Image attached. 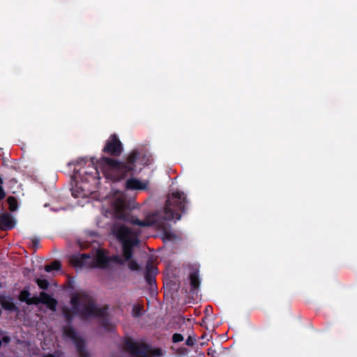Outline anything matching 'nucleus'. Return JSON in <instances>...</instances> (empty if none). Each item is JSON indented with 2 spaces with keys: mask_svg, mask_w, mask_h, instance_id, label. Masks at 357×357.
<instances>
[{
  "mask_svg": "<svg viewBox=\"0 0 357 357\" xmlns=\"http://www.w3.org/2000/svg\"><path fill=\"white\" fill-rule=\"evenodd\" d=\"M138 161L142 165H147L149 158L145 153L134 149L126 156L125 160L102 156L97 162L107 178L112 181H119L133 174Z\"/></svg>",
  "mask_w": 357,
  "mask_h": 357,
  "instance_id": "1",
  "label": "nucleus"
},
{
  "mask_svg": "<svg viewBox=\"0 0 357 357\" xmlns=\"http://www.w3.org/2000/svg\"><path fill=\"white\" fill-rule=\"evenodd\" d=\"M70 303L72 310L68 307L62 308V314L68 324H71L74 316H78L81 320L86 321L91 317H102L107 307H99L96 299L90 293L78 291L71 295Z\"/></svg>",
  "mask_w": 357,
  "mask_h": 357,
  "instance_id": "2",
  "label": "nucleus"
},
{
  "mask_svg": "<svg viewBox=\"0 0 357 357\" xmlns=\"http://www.w3.org/2000/svg\"><path fill=\"white\" fill-rule=\"evenodd\" d=\"M75 267L107 268L109 266L110 259L105 250H98L94 255L93 252L75 254L70 259Z\"/></svg>",
  "mask_w": 357,
  "mask_h": 357,
  "instance_id": "3",
  "label": "nucleus"
},
{
  "mask_svg": "<svg viewBox=\"0 0 357 357\" xmlns=\"http://www.w3.org/2000/svg\"><path fill=\"white\" fill-rule=\"evenodd\" d=\"M186 197L183 192L176 191L169 195L162 211V218L166 220L174 218L179 220L181 213L186 211Z\"/></svg>",
  "mask_w": 357,
  "mask_h": 357,
  "instance_id": "4",
  "label": "nucleus"
},
{
  "mask_svg": "<svg viewBox=\"0 0 357 357\" xmlns=\"http://www.w3.org/2000/svg\"><path fill=\"white\" fill-rule=\"evenodd\" d=\"M124 349L132 357H151L150 355H161L160 349H151L148 344L137 343L132 339H128L125 342Z\"/></svg>",
  "mask_w": 357,
  "mask_h": 357,
  "instance_id": "5",
  "label": "nucleus"
},
{
  "mask_svg": "<svg viewBox=\"0 0 357 357\" xmlns=\"http://www.w3.org/2000/svg\"><path fill=\"white\" fill-rule=\"evenodd\" d=\"M114 210L118 218L123 220L132 225L139 227H149L152 222L147 220H140L136 216L126 211V204L120 199H117L114 204Z\"/></svg>",
  "mask_w": 357,
  "mask_h": 357,
  "instance_id": "6",
  "label": "nucleus"
},
{
  "mask_svg": "<svg viewBox=\"0 0 357 357\" xmlns=\"http://www.w3.org/2000/svg\"><path fill=\"white\" fill-rule=\"evenodd\" d=\"M123 151V144L116 134H112L109 137L102 149L103 153L107 154L112 157L120 156Z\"/></svg>",
  "mask_w": 357,
  "mask_h": 357,
  "instance_id": "7",
  "label": "nucleus"
},
{
  "mask_svg": "<svg viewBox=\"0 0 357 357\" xmlns=\"http://www.w3.org/2000/svg\"><path fill=\"white\" fill-rule=\"evenodd\" d=\"M92 164H93V159L92 158ZM74 174L76 176L80 177L83 182H96L100 179V172L96 166L92 165L89 167L88 170H74Z\"/></svg>",
  "mask_w": 357,
  "mask_h": 357,
  "instance_id": "8",
  "label": "nucleus"
},
{
  "mask_svg": "<svg viewBox=\"0 0 357 357\" xmlns=\"http://www.w3.org/2000/svg\"><path fill=\"white\" fill-rule=\"evenodd\" d=\"M112 233L121 243L134 238V237H132V230L122 225H114L112 228Z\"/></svg>",
  "mask_w": 357,
  "mask_h": 357,
  "instance_id": "9",
  "label": "nucleus"
},
{
  "mask_svg": "<svg viewBox=\"0 0 357 357\" xmlns=\"http://www.w3.org/2000/svg\"><path fill=\"white\" fill-rule=\"evenodd\" d=\"M158 273V268L154 266L151 260H149L146 264L144 278L147 284L152 288L155 286V276Z\"/></svg>",
  "mask_w": 357,
  "mask_h": 357,
  "instance_id": "10",
  "label": "nucleus"
},
{
  "mask_svg": "<svg viewBox=\"0 0 357 357\" xmlns=\"http://www.w3.org/2000/svg\"><path fill=\"white\" fill-rule=\"evenodd\" d=\"M139 239L135 236L133 239L122 243L123 256L125 261H129L132 259L133 255V248L139 244Z\"/></svg>",
  "mask_w": 357,
  "mask_h": 357,
  "instance_id": "11",
  "label": "nucleus"
},
{
  "mask_svg": "<svg viewBox=\"0 0 357 357\" xmlns=\"http://www.w3.org/2000/svg\"><path fill=\"white\" fill-rule=\"evenodd\" d=\"M15 221L11 214L5 212L0 214V229L3 231H8L13 229Z\"/></svg>",
  "mask_w": 357,
  "mask_h": 357,
  "instance_id": "12",
  "label": "nucleus"
},
{
  "mask_svg": "<svg viewBox=\"0 0 357 357\" xmlns=\"http://www.w3.org/2000/svg\"><path fill=\"white\" fill-rule=\"evenodd\" d=\"M199 270L193 269L189 274L190 291L192 293H197L199 289L201 280L199 275Z\"/></svg>",
  "mask_w": 357,
  "mask_h": 357,
  "instance_id": "13",
  "label": "nucleus"
},
{
  "mask_svg": "<svg viewBox=\"0 0 357 357\" xmlns=\"http://www.w3.org/2000/svg\"><path fill=\"white\" fill-rule=\"evenodd\" d=\"M126 188L130 190H145L147 188V183L135 178H130L126 182Z\"/></svg>",
  "mask_w": 357,
  "mask_h": 357,
  "instance_id": "14",
  "label": "nucleus"
},
{
  "mask_svg": "<svg viewBox=\"0 0 357 357\" xmlns=\"http://www.w3.org/2000/svg\"><path fill=\"white\" fill-rule=\"evenodd\" d=\"M0 303L2 307L8 311H18L19 308L15 305V304L13 302L12 298H9L8 299H1L0 301Z\"/></svg>",
  "mask_w": 357,
  "mask_h": 357,
  "instance_id": "15",
  "label": "nucleus"
},
{
  "mask_svg": "<svg viewBox=\"0 0 357 357\" xmlns=\"http://www.w3.org/2000/svg\"><path fill=\"white\" fill-rule=\"evenodd\" d=\"M63 333L66 337H69L73 341H74L76 338H77L79 337L77 334L76 331L74 329V328L70 324H69L67 326L63 327Z\"/></svg>",
  "mask_w": 357,
  "mask_h": 357,
  "instance_id": "16",
  "label": "nucleus"
},
{
  "mask_svg": "<svg viewBox=\"0 0 357 357\" xmlns=\"http://www.w3.org/2000/svg\"><path fill=\"white\" fill-rule=\"evenodd\" d=\"M73 342L76 347L77 351L79 354L86 352V350H85L86 344H85V341L83 338H82L81 337L79 336L77 338H76L73 341Z\"/></svg>",
  "mask_w": 357,
  "mask_h": 357,
  "instance_id": "17",
  "label": "nucleus"
},
{
  "mask_svg": "<svg viewBox=\"0 0 357 357\" xmlns=\"http://www.w3.org/2000/svg\"><path fill=\"white\" fill-rule=\"evenodd\" d=\"M61 268V264L59 261L55 260L50 264H46L44 269L46 272H51L52 271H59Z\"/></svg>",
  "mask_w": 357,
  "mask_h": 357,
  "instance_id": "18",
  "label": "nucleus"
},
{
  "mask_svg": "<svg viewBox=\"0 0 357 357\" xmlns=\"http://www.w3.org/2000/svg\"><path fill=\"white\" fill-rule=\"evenodd\" d=\"M36 282L40 289L47 290L49 288L50 282L46 279L36 278Z\"/></svg>",
  "mask_w": 357,
  "mask_h": 357,
  "instance_id": "19",
  "label": "nucleus"
},
{
  "mask_svg": "<svg viewBox=\"0 0 357 357\" xmlns=\"http://www.w3.org/2000/svg\"><path fill=\"white\" fill-rule=\"evenodd\" d=\"M7 202L9 205V209L11 211H15L17 208V202L15 197L10 196L7 199Z\"/></svg>",
  "mask_w": 357,
  "mask_h": 357,
  "instance_id": "20",
  "label": "nucleus"
},
{
  "mask_svg": "<svg viewBox=\"0 0 357 357\" xmlns=\"http://www.w3.org/2000/svg\"><path fill=\"white\" fill-rule=\"evenodd\" d=\"M143 306L141 305H135L132 310V315L134 317H139L142 314Z\"/></svg>",
  "mask_w": 357,
  "mask_h": 357,
  "instance_id": "21",
  "label": "nucleus"
},
{
  "mask_svg": "<svg viewBox=\"0 0 357 357\" xmlns=\"http://www.w3.org/2000/svg\"><path fill=\"white\" fill-rule=\"evenodd\" d=\"M30 296L31 294L28 290L23 289L20 294L19 299L20 301L25 302L27 304V301L29 300Z\"/></svg>",
  "mask_w": 357,
  "mask_h": 357,
  "instance_id": "22",
  "label": "nucleus"
},
{
  "mask_svg": "<svg viewBox=\"0 0 357 357\" xmlns=\"http://www.w3.org/2000/svg\"><path fill=\"white\" fill-rule=\"evenodd\" d=\"M104 307H108L107 305H105ZM109 308V307H107ZM108 309L106 310L105 311V314L104 317H102V322H101V325L107 331H110L112 328V326L111 325V324L109 323V320L105 318L106 315H107V311Z\"/></svg>",
  "mask_w": 357,
  "mask_h": 357,
  "instance_id": "23",
  "label": "nucleus"
},
{
  "mask_svg": "<svg viewBox=\"0 0 357 357\" xmlns=\"http://www.w3.org/2000/svg\"><path fill=\"white\" fill-rule=\"evenodd\" d=\"M58 302L54 298H52L50 300H48L47 303H45L47 306V307L54 312L56 310Z\"/></svg>",
  "mask_w": 357,
  "mask_h": 357,
  "instance_id": "24",
  "label": "nucleus"
},
{
  "mask_svg": "<svg viewBox=\"0 0 357 357\" xmlns=\"http://www.w3.org/2000/svg\"><path fill=\"white\" fill-rule=\"evenodd\" d=\"M52 297L45 291L40 293V303L44 304L47 303L48 300H50Z\"/></svg>",
  "mask_w": 357,
  "mask_h": 357,
  "instance_id": "25",
  "label": "nucleus"
},
{
  "mask_svg": "<svg viewBox=\"0 0 357 357\" xmlns=\"http://www.w3.org/2000/svg\"><path fill=\"white\" fill-rule=\"evenodd\" d=\"M130 262L128 264V267L132 271H139L140 269V266L139 264L135 260H129Z\"/></svg>",
  "mask_w": 357,
  "mask_h": 357,
  "instance_id": "26",
  "label": "nucleus"
},
{
  "mask_svg": "<svg viewBox=\"0 0 357 357\" xmlns=\"http://www.w3.org/2000/svg\"><path fill=\"white\" fill-rule=\"evenodd\" d=\"M40 304V296H33L32 298H29V300L27 301V305H38Z\"/></svg>",
  "mask_w": 357,
  "mask_h": 357,
  "instance_id": "27",
  "label": "nucleus"
},
{
  "mask_svg": "<svg viewBox=\"0 0 357 357\" xmlns=\"http://www.w3.org/2000/svg\"><path fill=\"white\" fill-rule=\"evenodd\" d=\"M183 340V337L180 333H174L172 336V342L174 343H177L182 342Z\"/></svg>",
  "mask_w": 357,
  "mask_h": 357,
  "instance_id": "28",
  "label": "nucleus"
},
{
  "mask_svg": "<svg viewBox=\"0 0 357 357\" xmlns=\"http://www.w3.org/2000/svg\"><path fill=\"white\" fill-rule=\"evenodd\" d=\"M3 181L1 178V177H0V200L3 199L6 195V194L4 191V189L3 188Z\"/></svg>",
  "mask_w": 357,
  "mask_h": 357,
  "instance_id": "29",
  "label": "nucleus"
},
{
  "mask_svg": "<svg viewBox=\"0 0 357 357\" xmlns=\"http://www.w3.org/2000/svg\"><path fill=\"white\" fill-rule=\"evenodd\" d=\"M109 259H110V262L112 261L116 264H123L122 259L118 255H113L112 257H109Z\"/></svg>",
  "mask_w": 357,
  "mask_h": 357,
  "instance_id": "30",
  "label": "nucleus"
},
{
  "mask_svg": "<svg viewBox=\"0 0 357 357\" xmlns=\"http://www.w3.org/2000/svg\"><path fill=\"white\" fill-rule=\"evenodd\" d=\"M207 354L211 357H218V353L217 352V351L213 348L208 349Z\"/></svg>",
  "mask_w": 357,
  "mask_h": 357,
  "instance_id": "31",
  "label": "nucleus"
},
{
  "mask_svg": "<svg viewBox=\"0 0 357 357\" xmlns=\"http://www.w3.org/2000/svg\"><path fill=\"white\" fill-rule=\"evenodd\" d=\"M86 162H87V160L85 158H79L76 161H73L72 162H70L69 165H70L71 164L75 165H81L83 163L86 164Z\"/></svg>",
  "mask_w": 357,
  "mask_h": 357,
  "instance_id": "32",
  "label": "nucleus"
},
{
  "mask_svg": "<svg viewBox=\"0 0 357 357\" xmlns=\"http://www.w3.org/2000/svg\"><path fill=\"white\" fill-rule=\"evenodd\" d=\"M195 342V339L192 337L191 336H189L188 337V339L186 340L185 344L188 346H192V345H194Z\"/></svg>",
  "mask_w": 357,
  "mask_h": 357,
  "instance_id": "33",
  "label": "nucleus"
},
{
  "mask_svg": "<svg viewBox=\"0 0 357 357\" xmlns=\"http://www.w3.org/2000/svg\"><path fill=\"white\" fill-rule=\"evenodd\" d=\"M10 342V337L9 336H3L2 337V340H0V346H1L2 342H4L6 344H8Z\"/></svg>",
  "mask_w": 357,
  "mask_h": 357,
  "instance_id": "34",
  "label": "nucleus"
},
{
  "mask_svg": "<svg viewBox=\"0 0 357 357\" xmlns=\"http://www.w3.org/2000/svg\"><path fill=\"white\" fill-rule=\"evenodd\" d=\"M32 243L34 247H37L39 244V241L37 238H33Z\"/></svg>",
  "mask_w": 357,
  "mask_h": 357,
  "instance_id": "35",
  "label": "nucleus"
},
{
  "mask_svg": "<svg viewBox=\"0 0 357 357\" xmlns=\"http://www.w3.org/2000/svg\"><path fill=\"white\" fill-rule=\"evenodd\" d=\"M79 357H89V355L87 351L79 354Z\"/></svg>",
  "mask_w": 357,
  "mask_h": 357,
  "instance_id": "36",
  "label": "nucleus"
},
{
  "mask_svg": "<svg viewBox=\"0 0 357 357\" xmlns=\"http://www.w3.org/2000/svg\"><path fill=\"white\" fill-rule=\"evenodd\" d=\"M165 236L166 238L170 240L172 238V234L169 233H165Z\"/></svg>",
  "mask_w": 357,
  "mask_h": 357,
  "instance_id": "37",
  "label": "nucleus"
},
{
  "mask_svg": "<svg viewBox=\"0 0 357 357\" xmlns=\"http://www.w3.org/2000/svg\"><path fill=\"white\" fill-rule=\"evenodd\" d=\"M44 357H56V356L54 354H48L46 356H45Z\"/></svg>",
  "mask_w": 357,
  "mask_h": 357,
  "instance_id": "38",
  "label": "nucleus"
}]
</instances>
